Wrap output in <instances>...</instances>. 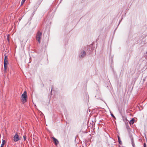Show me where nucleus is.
I'll return each mask as SVG.
<instances>
[{
	"label": "nucleus",
	"instance_id": "nucleus-1",
	"mask_svg": "<svg viewBox=\"0 0 147 147\" xmlns=\"http://www.w3.org/2000/svg\"><path fill=\"white\" fill-rule=\"evenodd\" d=\"M42 37V34L41 32L38 31L36 35V39L39 43H40V39Z\"/></svg>",
	"mask_w": 147,
	"mask_h": 147
},
{
	"label": "nucleus",
	"instance_id": "nucleus-2",
	"mask_svg": "<svg viewBox=\"0 0 147 147\" xmlns=\"http://www.w3.org/2000/svg\"><path fill=\"white\" fill-rule=\"evenodd\" d=\"M26 94V92L24 91L22 96V102L24 103L26 101V98H27Z\"/></svg>",
	"mask_w": 147,
	"mask_h": 147
},
{
	"label": "nucleus",
	"instance_id": "nucleus-3",
	"mask_svg": "<svg viewBox=\"0 0 147 147\" xmlns=\"http://www.w3.org/2000/svg\"><path fill=\"white\" fill-rule=\"evenodd\" d=\"M8 63V59L7 56L5 55L4 60V67L5 71H6V70L7 67V64Z\"/></svg>",
	"mask_w": 147,
	"mask_h": 147
},
{
	"label": "nucleus",
	"instance_id": "nucleus-4",
	"mask_svg": "<svg viewBox=\"0 0 147 147\" xmlns=\"http://www.w3.org/2000/svg\"><path fill=\"white\" fill-rule=\"evenodd\" d=\"M13 138V141L14 142H16L20 140L19 136L17 134H15V136H14Z\"/></svg>",
	"mask_w": 147,
	"mask_h": 147
},
{
	"label": "nucleus",
	"instance_id": "nucleus-5",
	"mask_svg": "<svg viewBox=\"0 0 147 147\" xmlns=\"http://www.w3.org/2000/svg\"><path fill=\"white\" fill-rule=\"evenodd\" d=\"M52 138L54 142V143L56 145H57L59 143V141L57 139H56L54 137H53Z\"/></svg>",
	"mask_w": 147,
	"mask_h": 147
},
{
	"label": "nucleus",
	"instance_id": "nucleus-6",
	"mask_svg": "<svg viewBox=\"0 0 147 147\" xmlns=\"http://www.w3.org/2000/svg\"><path fill=\"white\" fill-rule=\"evenodd\" d=\"M86 55V52L85 51H84L82 52L79 56L80 57L83 58Z\"/></svg>",
	"mask_w": 147,
	"mask_h": 147
},
{
	"label": "nucleus",
	"instance_id": "nucleus-7",
	"mask_svg": "<svg viewBox=\"0 0 147 147\" xmlns=\"http://www.w3.org/2000/svg\"><path fill=\"white\" fill-rule=\"evenodd\" d=\"M134 119H132L131 120H130L129 122L130 124H133L134 123Z\"/></svg>",
	"mask_w": 147,
	"mask_h": 147
},
{
	"label": "nucleus",
	"instance_id": "nucleus-8",
	"mask_svg": "<svg viewBox=\"0 0 147 147\" xmlns=\"http://www.w3.org/2000/svg\"><path fill=\"white\" fill-rule=\"evenodd\" d=\"M118 142L119 143V144H122V142L120 139V138L118 136Z\"/></svg>",
	"mask_w": 147,
	"mask_h": 147
},
{
	"label": "nucleus",
	"instance_id": "nucleus-9",
	"mask_svg": "<svg viewBox=\"0 0 147 147\" xmlns=\"http://www.w3.org/2000/svg\"><path fill=\"white\" fill-rule=\"evenodd\" d=\"M5 141L4 140H3L2 141L1 146L0 147H3V145L5 144Z\"/></svg>",
	"mask_w": 147,
	"mask_h": 147
},
{
	"label": "nucleus",
	"instance_id": "nucleus-10",
	"mask_svg": "<svg viewBox=\"0 0 147 147\" xmlns=\"http://www.w3.org/2000/svg\"><path fill=\"white\" fill-rule=\"evenodd\" d=\"M25 1H26V0H22L21 3V5H22L24 4V2H25Z\"/></svg>",
	"mask_w": 147,
	"mask_h": 147
},
{
	"label": "nucleus",
	"instance_id": "nucleus-11",
	"mask_svg": "<svg viewBox=\"0 0 147 147\" xmlns=\"http://www.w3.org/2000/svg\"><path fill=\"white\" fill-rule=\"evenodd\" d=\"M24 140L25 141L26 139V137L25 136H23Z\"/></svg>",
	"mask_w": 147,
	"mask_h": 147
},
{
	"label": "nucleus",
	"instance_id": "nucleus-12",
	"mask_svg": "<svg viewBox=\"0 0 147 147\" xmlns=\"http://www.w3.org/2000/svg\"><path fill=\"white\" fill-rule=\"evenodd\" d=\"M111 116L113 117H114V118H115V117L113 115V114L111 113Z\"/></svg>",
	"mask_w": 147,
	"mask_h": 147
},
{
	"label": "nucleus",
	"instance_id": "nucleus-13",
	"mask_svg": "<svg viewBox=\"0 0 147 147\" xmlns=\"http://www.w3.org/2000/svg\"><path fill=\"white\" fill-rule=\"evenodd\" d=\"M144 147H146V144L145 143H144Z\"/></svg>",
	"mask_w": 147,
	"mask_h": 147
},
{
	"label": "nucleus",
	"instance_id": "nucleus-14",
	"mask_svg": "<svg viewBox=\"0 0 147 147\" xmlns=\"http://www.w3.org/2000/svg\"><path fill=\"white\" fill-rule=\"evenodd\" d=\"M146 53L147 54V51L146 52Z\"/></svg>",
	"mask_w": 147,
	"mask_h": 147
}]
</instances>
